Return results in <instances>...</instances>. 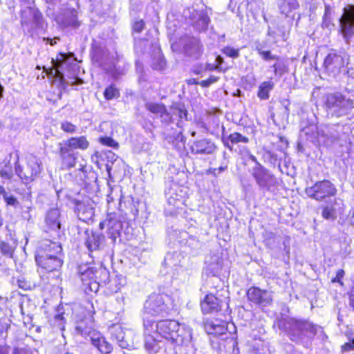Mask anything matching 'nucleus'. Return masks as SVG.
Here are the masks:
<instances>
[{
	"label": "nucleus",
	"mask_w": 354,
	"mask_h": 354,
	"mask_svg": "<svg viewBox=\"0 0 354 354\" xmlns=\"http://www.w3.org/2000/svg\"><path fill=\"white\" fill-rule=\"evenodd\" d=\"M277 325L292 341L301 344H307L319 331H322L320 326L308 320L292 317L278 320Z\"/></svg>",
	"instance_id": "obj_2"
},
{
	"label": "nucleus",
	"mask_w": 354,
	"mask_h": 354,
	"mask_svg": "<svg viewBox=\"0 0 354 354\" xmlns=\"http://www.w3.org/2000/svg\"><path fill=\"white\" fill-rule=\"evenodd\" d=\"M89 146V142L85 136L73 137L66 141L64 147H68L73 149L85 150Z\"/></svg>",
	"instance_id": "obj_31"
},
{
	"label": "nucleus",
	"mask_w": 354,
	"mask_h": 354,
	"mask_svg": "<svg viewBox=\"0 0 354 354\" xmlns=\"http://www.w3.org/2000/svg\"><path fill=\"white\" fill-rule=\"evenodd\" d=\"M62 23L65 26L77 27L80 25L77 20V12L75 9L66 10Z\"/></svg>",
	"instance_id": "obj_34"
},
{
	"label": "nucleus",
	"mask_w": 354,
	"mask_h": 354,
	"mask_svg": "<svg viewBox=\"0 0 354 354\" xmlns=\"http://www.w3.org/2000/svg\"><path fill=\"white\" fill-rule=\"evenodd\" d=\"M0 176L3 180H8L12 178L13 174L10 168L6 167L0 171ZM4 183L5 181H3Z\"/></svg>",
	"instance_id": "obj_45"
},
{
	"label": "nucleus",
	"mask_w": 354,
	"mask_h": 354,
	"mask_svg": "<svg viewBox=\"0 0 354 354\" xmlns=\"http://www.w3.org/2000/svg\"><path fill=\"white\" fill-rule=\"evenodd\" d=\"M350 304L354 308V287L353 288L350 293Z\"/></svg>",
	"instance_id": "obj_59"
},
{
	"label": "nucleus",
	"mask_w": 354,
	"mask_h": 354,
	"mask_svg": "<svg viewBox=\"0 0 354 354\" xmlns=\"http://www.w3.org/2000/svg\"><path fill=\"white\" fill-rule=\"evenodd\" d=\"M145 27V22L142 19L136 21L133 25V30L135 32H140Z\"/></svg>",
	"instance_id": "obj_54"
},
{
	"label": "nucleus",
	"mask_w": 354,
	"mask_h": 354,
	"mask_svg": "<svg viewBox=\"0 0 354 354\" xmlns=\"http://www.w3.org/2000/svg\"><path fill=\"white\" fill-rule=\"evenodd\" d=\"M215 149L214 143L208 139L196 140L191 146L192 153L194 154H211Z\"/></svg>",
	"instance_id": "obj_23"
},
{
	"label": "nucleus",
	"mask_w": 354,
	"mask_h": 354,
	"mask_svg": "<svg viewBox=\"0 0 354 354\" xmlns=\"http://www.w3.org/2000/svg\"><path fill=\"white\" fill-rule=\"evenodd\" d=\"M85 245L90 252L97 251L102 248L104 236L93 231H85Z\"/></svg>",
	"instance_id": "obj_20"
},
{
	"label": "nucleus",
	"mask_w": 354,
	"mask_h": 354,
	"mask_svg": "<svg viewBox=\"0 0 354 354\" xmlns=\"http://www.w3.org/2000/svg\"><path fill=\"white\" fill-rule=\"evenodd\" d=\"M228 140L233 144H237L239 142L248 143L249 142L248 138L243 136L237 132L231 133L228 136Z\"/></svg>",
	"instance_id": "obj_39"
},
{
	"label": "nucleus",
	"mask_w": 354,
	"mask_h": 354,
	"mask_svg": "<svg viewBox=\"0 0 354 354\" xmlns=\"http://www.w3.org/2000/svg\"><path fill=\"white\" fill-rule=\"evenodd\" d=\"M322 216L328 220H335L336 218L335 209L333 205H326L323 208Z\"/></svg>",
	"instance_id": "obj_38"
},
{
	"label": "nucleus",
	"mask_w": 354,
	"mask_h": 354,
	"mask_svg": "<svg viewBox=\"0 0 354 354\" xmlns=\"http://www.w3.org/2000/svg\"><path fill=\"white\" fill-rule=\"evenodd\" d=\"M240 151L243 156H248L250 153V150L246 147H243Z\"/></svg>",
	"instance_id": "obj_60"
},
{
	"label": "nucleus",
	"mask_w": 354,
	"mask_h": 354,
	"mask_svg": "<svg viewBox=\"0 0 354 354\" xmlns=\"http://www.w3.org/2000/svg\"><path fill=\"white\" fill-rule=\"evenodd\" d=\"M248 156V158H250L252 162H254L255 165H254V167H257V165H261V164L258 162V160H257V158H256L254 156H253L252 154L249 153Z\"/></svg>",
	"instance_id": "obj_57"
},
{
	"label": "nucleus",
	"mask_w": 354,
	"mask_h": 354,
	"mask_svg": "<svg viewBox=\"0 0 354 354\" xmlns=\"http://www.w3.org/2000/svg\"><path fill=\"white\" fill-rule=\"evenodd\" d=\"M257 50L258 53L262 57V58L266 61H269L271 59H279V57L277 55H272L270 50H263L259 46L257 47Z\"/></svg>",
	"instance_id": "obj_43"
},
{
	"label": "nucleus",
	"mask_w": 354,
	"mask_h": 354,
	"mask_svg": "<svg viewBox=\"0 0 354 354\" xmlns=\"http://www.w3.org/2000/svg\"><path fill=\"white\" fill-rule=\"evenodd\" d=\"M145 106L151 113L158 115L162 122L169 123L171 121V116L163 104L147 102Z\"/></svg>",
	"instance_id": "obj_25"
},
{
	"label": "nucleus",
	"mask_w": 354,
	"mask_h": 354,
	"mask_svg": "<svg viewBox=\"0 0 354 354\" xmlns=\"http://www.w3.org/2000/svg\"><path fill=\"white\" fill-rule=\"evenodd\" d=\"M144 330L146 334L153 333L157 337H163L177 346L187 345L192 339L191 328L174 319L155 322L146 318L144 319Z\"/></svg>",
	"instance_id": "obj_1"
},
{
	"label": "nucleus",
	"mask_w": 354,
	"mask_h": 354,
	"mask_svg": "<svg viewBox=\"0 0 354 354\" xmlns=\"http://www.w3.org/2000/svg\"><path fill=\"white\" fill-rule=\"evenodd\" d=\"M185 53L187 56L194 59H198L201 53V45L198 39L192 37L189 38L184 46Z\"/></svg>",
	"instance_id": "obj_28"
},
{
	"label": "nucleus",
	"mask_w": 354,
	"mask_h": 354,
	"mask_svg": "<svg viewBox=\"0 0 354 354\" xmlns=\"http://www.w3.org/2000/svg\"><path fill=\"white\" fill-rule=\"evenodd\" d=\"M183 260V255L177 252L167 253L165 257V264L169 267L175 268L174 276L180 280L185 281L188 278L189 272L188 269L183 268L182 264Z\"/></svg>",
	"instance_id": "obj_12"
},
{
	"label": "nucleus",
	"mask_w": 354,
	"mask_h": 354,
	"mask_svg": "<svg viewBox=\"0 0 354 354\" xmlns=\"http://www.w3.org/2000/svg\"><path fill=\"white\" fill-rule=\"evenodd\" d=\"M77 334L85 337H89L92 345L102 354H109L113 351V346L106 338L98 331L91 326H85L84 322L77 323L75 326Z\"/></svg>",
	"instance_id": "obj_5"
},
{
	"label": "nucleus",
	"mask_w": 354,
	"mask_h": 354,
	"mask_svg": "<svg viewBox=\"0 0 354 354\" xmlns=\"http://www.w3.org/2000/svg\"><path fill=\"white\" fill-rule=\"evenodd\" d=\"M124 220L125 217L120 210L117 212H109L107 214L106 221L104 223H101L100 226L102 228V225L106 224L109 235L115 241L118 236H120L122 223Z\"/></svg>",
	"instance_id": "obj_13"
},
{
	"label": "nucleus",
	"mask_w": 354,
	"mask_h": 354,
	"mask_svg": "<svg viewBox=\"0 0 354 354\" xmlns=\"http://www.w3.org/2000/svg\"><path fill=\"white\" fill-rule=\"evenodd\" d=\"M186 243L192 248H196L201 245L199 241L194 236H191Z\"/></svg>",
	"instance_id": "obj_53"
},
{
	"label": "nucleus",
	"mask_w": 354,
	"mask_h": 354,
	"mask_svg": "<svg viewBox=\"0 0 354 354\" xmlns=\"http://www.w3.org/2000/svg\"><path fill=\"white\" fill-rule=\"evenodd\" d=\"M173 113L174 115H178V117L181 119H187V112L185 109L182 107H177L173 109Z\"/></svg>",
	"instance_id": "obj_51"
},
{
	"label": "nucleus",
	"mask_w": 354,
	"mask_h": 354,
	"mask_svg": "<svg viewBox=\"0 0 354 354\" xmlns=\"http://www.w3.org/2000/svg\"><path fill=\"white\" fill-rule=\"evenodd\" d=\"M271 68L273 69L275 75H277L279 71V68L277 64H273Z\"/></svg>",
	"instance_id": "obj_63"
},
{
	"label": "nucleus",
	"mask_w": 354,
	"mask_h": 354,
	"mask_svg": "<svg viewBox=\"0 0 354 354\" xmlns=\"http://www.w3.org/2000/svg\"><path fill=\"white\" fill-rule=\"evenodd\" d=\"M339 31L346 44L354 36V6L348 5L343 10L339 18Z\"/></svg>",
	"instance_id": "obj_10"
},
{
	"label": "nucleus",
	"mask_w": 354,
	"mask_h": 354,
	"mask_svg": "<svg viewBox=\"0 0 354 354\" xmlns=\"http://www.w3.org/2000/svg\"><path fill=\"white\" fill-rule=\"evenodd\" d=\"M165 197L169 206L179 208L183 204L181 188L176 183H171L165 190Z\"/></svg>",
	"instance_id": "obj_19"
},
{
	"label": "nucleus",
	"mask_w": 354,
	"mask_h": 354,
	"mask_svg": "<svg viewBox=\"0 0 354 354\" xmlns=\"http://www.w3.org/2000/svg\"><path fill=\"white\" fill-rule=\"evenodd\" d=\"M218 79V77L211 75L208 79L201 81L200 84L203 87H208L211 84L216 82Z\"/></svg>",
	"instance_id": "obj_49"
},
{
	"label": "nucleus",
	"mask_w": 354,
	"mask_h": 354,
	"mask_svg": "<svg viewBox=\"0 0 354 354\" xmlns=\"http://www.w3.org/2000/svg\"><path fill=\"white\" fill-rule=\"evenodd\" d=\"M274 84L271 81L262 82L259 86L257 96L261 100H267L269 98V93L273 88Z\"/></svg>",
	"instance_id": "obj_35"
},
{
	"label": "nucleus",
	"mask_w": 354,
	"mask_h": 354,
	"mask_svg": "<svg viewBox=\"0 0 354 354\" xmlns=\"http://www.w3.org/2000/svg\"><path fill=\"white\" fill-rule=\"evenodd\" d=\"M177 310V304L165 294H151L146 300L143 308V320L151 317L167 316Z\"/></svg>",
	"instance_id": "obj_3"
},
{
	"label": "nucleus",
	"mask_w": 354,
	"mask_h": 354,
	"mask_svg": "<svg viewBox=\"0 0 354 354\" xmlns=\"http://www.w3.org/2000/svg\"><path fill=\"white\" fill-rule=\"evenodd\" d=\"M223 52L225 55L232 58H236L239 55V51L238 49L229 46L224 48Z\"/></svg>",
	"instance_id": "obj_47"
},
{
	"label": "nucleus",
	"mask_w": 354,
	"mask_h": 354,
	"mask_svg": "<svg viewBox=\"0 0 354 354\" xmlns=\"http://www.w3.org/2000/svg\"><path fill=\"white\" fill-rule=\"evenodd\" d=\"M344 276V271L342 269L338 270L336 272V276L333 279H331V282L333 283H339L341 285H343L342 282V279Z\"/></svg>",
	"instance_id": "obj_52"
},
{
	"label": "nucleus",
	"mask_w": 354,
	"mask_h": 354,
	"mask_svg": "<svg viewBox=\"0 0 354 354\" xmlns=\"http://www.w3.org/2000/svg\"><path fill=\"white\" fill-rule=\"evenodd\" d=\"M344 66V58L336 53H329L324 62L325 71L330 76L333 77L339 75Z\"/></svg>",
	"instance_id": "obj_16"
},
{
	"label": "nucleus",
	"mask_w": 354,
	"mask_h": 354,
	"mask_svg": "<svg viewBox=\"0 0 354 354\" xmlns=\"http://www.w3.org/2000/svg\"><path fill=\"white\" fill-rule=\"evenodd\" d=\"M165 65L166 62L160 54H158L157 57L153 59L152 62V67L158 71L164 69Z\"/></svg>",
	"instance_id": "obj_40"
},
{
	"label": "nucleus",
	"mask_w": 354,
	"mask_h": 354,
	"mask_svg": "<svg viewBox=\"0 0 354 354\" xmlns=\"http://www.w3.org/2000/svg\"><path fill=\"white\" fill-rule=\"evenodd\" d=\"M17 245V241L12 238H6L1 241L0 250L3 255L12 257V254Z\"/></svg>",
	"instance_id": "obj_33"
},
{
	"label": "nucleus",
	"mask_w": 354,
	"mask_h": 354,
	"mask_svg": "<svg viewBox=\"0 0 354 354\" xmlns=\"http://www.w3.org/2000/svg\"><path fill=\"white\" fill-rule=\"evenodd\" d=\"M19 287L23 289H26V283L21 280H18Z\"/></svg>",
	"instance_id": "obj_64"
},
{
	"label": "nucleus",
	"mask_w": 354,
	"mask_h": 354,
	"mask_svg": "<svg viewBox=\"0 0 354 354\" xmlns=\"http://www.w3.org/2000/svg\"><path fill=\"white\" fill-rule=\"evenodd\" d=\"M205 265V270L207 275L216 276L221 269L220 258L218 256H212L210 259H206Z\"/></svg>",
	"instance_id": "obj_32"
},
{
	"label": "nucleus",
	"mask_w": 354,
	"mask_h": 354,
	"mask_svg": "<svg viewBox=\"0 0 354 354\" xmlns=\"http://www.w3.org/2000/svg\"><path fill=\"white\" fill-rule=\"evenodd\" d=\"M223 301L212 294L207 295L201 301V306L204 313H214L221 310Z\"/></svg>",
	"instance_id": "obj_21"
},
{
	"label": "nucleus",
	"mask_w": 354,
	"mask_h": 354,
	"mask_svg": "<svg viewBox=\"0 0 354 354\" xmlns=\"http://www.w3.org/2000/svg\"><path fill=\"white\" fill-rule=\"evenodd\" d=\"M223 57L221 56H217L216 57V62L217 63L216 66H212V68H210L209 69L210 70H213V69H218L219 67H220V65L223 63Z\"/></svg>",
	"instance_id": "obj_56"
},
{
	"label": "nucleus",
	"mask_w": 354,
	"mask_h": 354,
	"mask_svg": "<svg viewBox=\"0 0 354 354\" xmlns=\"http://www.w3.org/2000/svg\"><path fill=\"white\" fill-rule=\"evenodd\" d=\"M36 351L29 348H16L13 350L12 354H35Z\"/></svg>",
	"instance_id": "obj_50"
},
{
	"label": "nucleus",
	"mask_w": 354,
	"mask_h": 354,
	"mask_svg": "<svg viewBox=\"0 0 354 354\" xmlns=\"http://www.w3.org/2000/svg\"><path fill=\"white\" fill-rule=\"evenodd\" d=\"M53 66L55 68H53L51 71H54L55 77L57 80H59L62 83L67 84H80L82 83V80L77 77H68V80H65L64 70L69 66L73 65V67L76 66V64L75 63V60L68 57V55L65 53H60L58 56H57L56 60H53Z\"/></svg>",
	"instance_id": "obj_8"
},
{
	"label": "nucleus",
	"mask_w": 354,
	"mask_h": 354,
	"mask_svg": "<svg viewBox=\"0 0 354 354\" xmlns=\"http://www.w3.org/2000/svg\"><path fill=\"white\" fill-rule=\"evenodd\" d=\"M109 333L113 339H115L122 348H127L129 344L125 340V332L119 324L111 325L109 328Z\"/></svg>",
	"instance_id": "obj_27"
},
{
	"label": "nucleus",
	"mask_w": 354,
	"mask_h": 354,
	"mask_svg": "<svg viewBox=\"0 0 354 354\" xmlns=\"http://www.w3.org/2000/svg\"><path fill=\"white\" fill-rule=\"evenodd\" d=\"M55 39H58V38L56 37L54 39L46 37L44 38V41H47L51 46H54L56 44Z\"/></svg>",
	"instance_id": "obj_61"
},
{
	"label": "nucleus",
	"mask_w": 354,
	"mask_h": 354,
	"mask_svg": "<svg viewBox=\"0 0 354 354\" xmlns=\"http://www.w3.org/2000/svg\"><path fill=\"white\" fill-rule=\"evenodd\" d=\"M65 318L63 313L56 315L53 319V326L58 328L61 330H64L65 328Z\"/></svg>",
	"instance_id": "obj_41"
},
{
	"label": "nucleus",
	"mask_w": 354,
	"mask_h": 354,
	"mask_svg": "<svg viewBox=\"0 0 354 354\" xmlns=\"http://www.w3.org/2000/svg\"><path fill=\"white\" fill-rule=\"evenodd\" d=\"M94 202L90 198H84L75 203V212L80 220L87 223L94 216Z\"/></svg>",
	"instance_id": "obj_17"
},
{
	"label": "nucleus",
	"mask_w": 354,
	"mask_h": 354,
	"mask_svg": "<svg viewBox=\"0 0 354 354\" xmlns=\"http://www.w3.org/2000/svg\"><path fill=\"white\" fill-rule=\"evenodd\" d=\"M250 173L259 189L263 192H272L278 185L276 176L262 165L253 167Z\"/></svg>",
	"instance_id": "obj_7"
},
{
	"label": "nucleus",
	"mask_w": 354,
	"mask_h": 354,
	"mask_svg": "<svg viewBox=\"0 0 354 354\" xmlns=\"http://www.w3.org/2000/svg\"><path fill=\"white\" fill-rule=\"evenodd\" d=\"M145 335V348L149 354H175L174 348H165V344L158 340L153 333Z\"/></svg>",
	"instance_id": "obj_14"
},
{
	"label": "nucleus",
	"mask_w": 354,
	"mask_h": 354,
	"mask_svg": "<svg viewBox=\"0 0 354 354\" xmlns=\"http://www.w3.org/2000/svg\"><path fill=\"white\" fill-rule=\"evenodd\" d=\"M205 329L208 334L220 335L225 333L227 326L225 322L216 319L207 322L205 324Z\"/></svg>",
	"instance_id": "obj_29"
},
{
	"label": "nucleus",
	"mask_w": 354,
	"mask_h": 354,
	"mask_svg": "<svg viewBox=\"0 0 354 354\" xmlns=\"http://www.w3.org/2000/svg\"><path fill=\"white\" fill-rule=\"evenodd\" d=\"M339 136L333 127H324L317 130V142L326 146L331 145Z\"/></svg>",
	"instance_id": "obj_22"
},
{
	"label": "nucleus",
	"mask_w": 354,
	"mask_h": 354,
	"mask_svg": "<svg viewBox=\"0 0 354 354\" xmlns=\"http://www.w3.org/2000/svg\"><path fill=\"white\" fill-rule=\"evenodd\" d=\"M98 272L102 274L105 277H108V271L105 268H101L98 271H95L91 267H86L85 269L80 268V277L86 292L88 291L93 292L98 291L100 283L96 281V274Z\"/></svg>",
	"instance_id": "obj_11"
},
{
	"label": "nucleus",
	"mask_w": 354,
	"mask_h": 354,
	"mask_svg": "<svg viewBox=\"0 0 354 354\" xmlns=\"http://www.w3.org/2000/svg\"><path fill=\"white\" fill-rule=\"evenodd\" d=\"M62 248L59 243L46 239L41 242L36 254H43L47 252H52L53 253H62Z\"/></svg>",
	"instance_id": "obj_30"
},
{
	"label": "nucleus",
	"mask_w": 354,
	"mask_h": 354,
	"mask_svg": "<svg viewBox=\"0 0 354 354\" xmlns=\"http://www.w3.org/2000/svg\"><path fill=\"white\" fill-rule=\"evenodd\" d=\"M35 261L39 268L48 272L59 270L63 263L61 257L52 255H35Z\"/></svg>",
	"instance_id": "obj_18"
},
{
	"label": "nucleus",
	"mask_w": 354,
	"mask_h": 354,
	"mask_svg": "<svg viewBox=\"0 0 354 354\" xmlns=\"http://www.w3.org/2000/svg\"><path fill=\"white\" fill-rule=\"evenodd\" d=\"M45 222L48 229L58 235L62 225L59 210L57 208L50 209L46 214Z\"/></svg>",
	"instance_id": "obj_24"
},
{
	"label": "nucleus",
	"mask_w": 354,
	"mask_h": 354,
	"mask_svg": "<svg viewBox=\"0 0 354 354\" xmlns=\"http://www.w3.org/2000/svg\"><path fill=\"white\" fill-rule=\"evenodd\" d=\"M41 171V162L35 156L30 154L26 157V163L20 165L16 163L15 172L24 183L34 181Z\"/></svg>",
	"instance_id": "obj_6"
},
{
	"label": "nucleus",
	"mask_w": 354,
	"mask_h": 354,
	"mask_svg": "<svg viewBox=\"0 0 354 354\" xmlns=\"http://www.w3.org/2000/svg\"><path fill=\"white\" fill-rule=\"evenodd\" d=\"M32 24L36 28H43L42 15L38 10H32Z\"/></svg>",
	"instance_id": "obj_42"
},
{
	"label": "nucleus",
	"mask_w": 354,
	"mask_h": 354,
	"mask_svg": "<svg viewBox=\"0 0 354 354\" xmlns=\"http://www.w3.org/2000/svg\"><path fill=\"white\" fill-rule=\"evenodd\" d=\"M61 129L64 131H65L66 133H75L77 130L76 126H75L74 124H73L72 123H71L68 121H64V122H62Z\"/></svg>",
	"instance_id": "obj_46"
},
{
	"label": "nucleus",
	"mask_w": 354,
	"mask_h": 354,
	"mask_svg": "<svg viewBox=\"0 0 354 354\" xmlns=\"http://www.w3.org/2000/svg\"><path fill=\"white\" fill-rule=\"evenodd\" d=\"M325 106L328 113L339 117L351 111L353 108V101L346 95L336 92L326 95Z\"/></svg>",
	"instance_id": "obj_4"
},
{
	"label": "nucleus",
	"mask_w": 354,
	"mask_h": 354,
	"mask_svg": "<svg viewBox=\"0 0 354 354\" xmlns=\"http://www.w3.org/2000/svg\"><path fill=\"white\" fill-rule=\"evenodd\" d=\"M342 350L344 351H349L354 350V338L349 342L345 343L342 347Z\"/></svg>",
	"instance_id": "obj_55"
},
{
	"label": "nucleus",
	"mask_w": 354,
	"mask_h": 354,
	"mask_svg": "<svg viewBox=\"0 0 354 354\" xmlns=\"http://www.w3.org/2000/svg\"><path fill=\"white\" fill-rule=\"evenodd\" d=\"M100 142L104 145H106L113 148H116L118 146V144L113 138L110 137L101 138Z\"/></svg>",
	"instance_id": "obj_48"
},
{
	"label": "nucleus",
	"mask_w": 354,
	"mask_h": 354,
	"mask_svg": "<svg viewBox=\"0 0 354 354\" xmlns=\"http://www.w3.org/2000/svg\"><path fill=\"white\" fill-rule=\"evenodd\" d=\"M60 156L62 160L63 166L70 169L75 166L78 153L68 147H60Z\"/></svg>",
	"instance_id": "obj_26"
},
{
	"label": "nucleus",
	"mask_w": 354,
	"mask_h": 354,
	"mask_svg": "<svg viewBox=\"0 0 354 354\" xmlns=\"http://www.w3.org/2000/svg\"><path fill=\"white\" fill-rule=\"evenodd\" d=\"M35 255H46V256H48V255H52V256H58V257H62V253H53L52 252H44L43 254H36Z\"/></svg>",
	"instance_id": "obj_58"
},
{
	"label": "nucleus",
	"mask_w": 354,
	"mask_h": 354,
	"mask_svg": "<svg viewBox=\"0 0 354 354\" xmlns=\"http://www.w3.org/2000/svg\"><path fill=\"white\" fill-rule=\"evenodd\" d=\"M104 96L106 100H111L118 97L120 96V92L114 85H111L105 89Z\"/></svg>",
	"instance_id": "obj_37"
},
{
	"label": "nucleus",
	"mask_w": 354,
	"mask_h": 354,
	"mask_svg": "<svg viewBox=\"0 0 354 354\" xmlns=\"http://www.w3.org/2000/svg\"><path fill=\"white\" fill-rule=\"evenodd\" d=\"M115 164V162H112L111 165L107 164L106 165V171L109 174V176L111 175V171L113 169V165Z\"/></svg>",
	"instance_id": "obj_62"
},
{
	"label": "nucleus",
	"mask_w": 354,
	"mask_h": 354,
	"mask_svg": "<svg viewBox=\"0 0 354 354\" xmlns=\"http://www.w3.org/2000/svg\"><path fill=\"white\" fill-rule=\"evenodd\" d=\"M247 297L250 301L261 306H268L272 301L271 292L254 286L248 290Z\"/></svg>",
	"instance_id": "obj_15"
},
{
	"label": "nucleus",
	"mask_w": 354,
	"mask_h": 354,
	"mask_svg": "<svg viewBox=\"0 0 354 354\" xmlns=\"http://www.w3.org/2000/svg\"><path fill=\"white\" fill-rule=\"evenodd\" d=\"M0 196H2L8 205L16 207L19 204V201L17 198L10 192H6L3 185L0 186Z\"/></svg>",
	"instance_id": "obj_36"
},
{
	"label": "nucleus",
	"mask_w": 354,
	"mask_h": 354,
	"mask_svg": "<svg viewBox=\"0 0 354 354\" xmlns=\"http://www.w3.org/2000/svg\"><path fill=\"white\" fill-rule=\"evenodd\" d=\"M336 192L335 186L328 180L317 181L313 186L305 189V193L308 197L319 201L334 196Z\"/></svg>",
	"instance_id": "obj_9"
},
{
	"label": "nucleus",
	"mask_w": 354,
	"mask_h": 354,
	"mask_svg": "<svg viewBox=\"0 0 354 354\" xmlns=\"http://www.w3.org/2000/svg\"><path fill=\"white\" fill-rule=\"evenodd\" d=\"M209 21V17L206 14L203 13L199 16L198 24L201 26V30H205L207 28Z\"/></svg>",
	"instance_id": "obj_44"
}]
</instances>
